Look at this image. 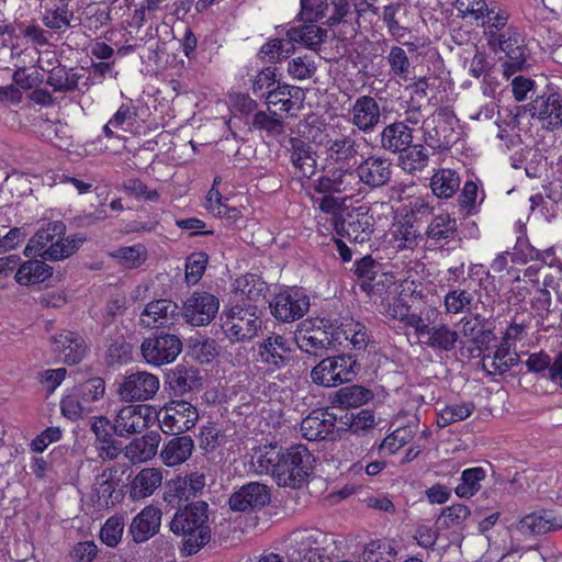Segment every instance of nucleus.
Instances as JSON below:
<instances>
[{
  "label": "nucleus",
  "instance_id": "dca6fc26",
  "mask_svg": "<svg viewBox=\"0 0 562 562\" xmlns=\"http://www.w3.org/2000/svg\"><path fill=\"white\" fill-rule=\"evenodd\" d=\"M160 387L157 375L137 371L126 374L120 383L117 393L124 401H147L153 398Z\"/></svg>",
  "mask_w": 562,
  "mask_h": 562
},
{
  "label": "nucleus",
  "instance_id": "473e14b6",
  "mask_svg": "<svg viewBox=\"0 0 562 562\" xmlns=\"http://www.w3.org/2000/svg\"><path fill=\"white\" fill-rule=\"evenodd\" d=\"M162 479V471L159 468L142 469L130 483V498L139 501L151 496L160 487Z\"/></svg>",
  "mask_w": 562,
  "mask_h": 562
},
{
  "label": "nucleus",
  "instance_id": "5701e85b",
  "mask_svg": "<svg viewBox=\"0 0 562 562\" xmlns=\"http://www.w3.org/2000/svg\"><path fill=\"white\" fill-rule=\"evenodd\" d=\"M119 481L116 471L109 468L99 474L91 488L90 498L98 508H109L114 506L123 498V494L117 490Z\"/></svg>",
  "mask_w": 562,
  "mask_h": 562
},
{
  "label": "nucleus",
  "instance_id": "680f3d73",
  "mask_svg": "<svg viewBox=\"0 0 562 562\" xmlns=\"http://www.w3.org/2000/svg\"><path fill=\"white\" fill-rule=\"evenodd\" d=\"M124 526L123 516L115 515L108 518L100 530L101 541L108 547H116L122 540Z\"/></svg>",
  "mask_w": 562,
  "mask_h": 562
},
{
  "label": "nucleus",
  "instance_id": "79ce46f5",
  "mask_svg": "<svg viewBox=\"0 0 562 562\" xmlns=\"http://www.w3.org/2000/svg\"><path fill=\"white\" fill-rule=\"evenodd\" d=\"M267 291V283L256 274L239 277L234 282L235 300H248L249 303L257 302L263 297Z\"/></svg>",
  "mask_w": 562,
  "mask_h": 562
},
{
  "label": "nucleus",
  "instance_id": "58836bf2",
  "mask_svg": "<svg viewBox=\"0 0 562 562\" xmlns=\"http://www.w3.org/2000/svg\"><path fill=\"white\" fill-rule=\"evenodd\" d=\"M160 439L154 431L136 438L125 447V457L133 463L149 461L156 456Z\"/></svg>",
  "mask_w": 562,
  "mask_h": 562
},
{
  "label": "nucleus",
  "instance_id": "09e8293b",
  "mask_svg": "<svg viewBox=\"0 0 562 562\" xmlns=\"http://www.w3.org/2000/svg\"><path fill=\"white\" fill-rule=\"evenodd\" d=\"M457 222L448 214L437 215L427 228V237L435 244L447 243L454 238Z\"/></svg>",
  "mask_w": 562,
  "mask_h": 562
},
{
  "label": "nucleus",
  "instance_id": "ea45409f",
  "mask_svg": "<svg viewBox=\"0 0 562 562\" xmlns=\"http://www.w3.org/2000/svg\"><path fill=\"white\" fill-rule=\"evenodd\" d=\"M517 362V353L508 344L501 342L493 355L483 358V368L491 374H503Z\"/></svg>",
  "mask_w": 562,
  "mask_h": 562
},
{
  "label": "nucleus",
  "instance_id": "6e6d98bb",
  "mask_svg": "<svg viewBox=\"0 0 562 562\" xmlns=\"http://www.w3.org/2000/svg\"><path fill=\"white\" fill-rule=\"evenodd\" d=\"M485 471L480 468H470L462 472L461 482L456 486V494L463 498L472 497L481 487Z\"/></svg>",
  "mask_w": 562,
  "mask_h": 562
},
{
  "label": "nucleus",
  "instance_id": "423d86ee",
  "mask_svg": "<svg viewBox=\"0 0 562 562\" xmlns=\"http://www.w3.org/2000/svg\"><path fill=\"white\" fill-rule=\"evenodd\" d=\"M457 117L448 108H440L423 122L424 140L437 151L448 149L456 140Z\"/></svg>",
  "mask_w": 562,
  "mask_h": 562
},
{
  "label": "nucleus",
  "instance_id": "e2e57ef3",
  "mask_svg": "<svg viewBox=\"0 0 562 562\" xmlns=\"http://www.w3.org/2000/svg\"><path fill=\"white\" fill-rule=\"evenodd\" d=\"M294 52L289 38H272L260 48V55L269 61H279L288 58Z\"/></svg>",
  "mask_w": 562,
  "mask_h": 562
},
{
  "label": "nucleus",
  "instance_id": "bb28decb",
  "mask_svg": "<svg viewBox=\"0 0 562 562\" xmlns=\"http://www.w3.org/2000/svg\"><path fill=\"white\" fill-rule=\"evenodd\" d=\"M305 100V92L302 88L290 85H279L266 95L268 108L276 111L291 113L300 111Z\"/></svg>",
  "mask_w": 562,
  "mask_h": 562
},
{
  "label": "nucleus",
  "instance_id": "864d4df0",
  "mask_svg": "<svg viewBox=\"0 0 562 562\" xmlns=\"http://www.w3.org/2000/svg\"><path fill=\"white\" fill-rule=\"evenodd\" d=\"M387 63L391 74L398 81H409L412 77V67L406 52L400 46H393L387 55Z\"/></svg>",
  "mask_w": 562,
  "mask_h": 562
},
{
  "label": "nucleus",
  "instance_id": "a19ab883",
  "mask_svg": "<svg viewBox=\"0 0 562 562\" xmlns=\"http://www.w3.org/2000/svg\"><path fill=\"white\" fill-rule=\"evenodd\" d=\"M109 257L124 269H137L145 263L148 251L145 245L122 246L109 252Z\"/></svg>",
  "mask_w": 562,
  "mask_h": 562
},
{
  "label": "nucleus",
  "instance_id": "774afa93",
  "mask_svg": "<svg viewBox=\"0 0 562 562\" xmlns=\"http://www.w3.org/2000/svg\"><path fill=\"white\" fill-rule=\"evenodd\" d=\"M80 393L81 400L90 407V404L101 400L105 393V384L101 378H92L85 383L75 386Z\"/></svg>",
  "mask_w": 562,
  "mask_h": 562
},
{
  "label": "nucleus",
  "instance_id": "7ed1b4c3",
  "mask_svg": "<svg viewBox=\"0 0 562 562\" xmlns=\"http://www.w3.org/2000/svg\"><path fill=\"white\" fill-rule=\"evenodd\" d=\"M261 327L258 307L251 303H236L222 316V329L232 341H244L254 338Z\"/></svg>",
  "mask_w": 562,
  "mask_h": 562
},
{
  "label": "nucleus",
  "instance_id": "f257e3e1",
  "mask_svg": "<svg viewBox=\"0 0 562 562\" xmlns=\"http://www.w3.org/2000/svg\"><path fill=\"white\" fill-rule=\"evenodd\" d=\"M416 261L395 263L391 268L379 272V266L370 258L364 257L356 263V273L362 279L361 288L372 295L383 296L384 288H394L397 293H415L418 286Z\"/></svg>",
  "mask_w": 562,
  "mask_h": 562
},
{
  "label": "nucleus",
  "instance_id": "c756f323",
  "mask_svg": "<svg viewBox=\"0 0 562 562\" xmlns=\"http://www.w3.org/2000/svg\"><path fill=\"white\" fill-rule=\"evenodd\" d=\"M161 525V510L155 505L145 506L132 520L130 533L135 542H145L154 537Z\"/></svg>",
  "mask_w": 562,
  "mask_h": 562
},
{
  "label": "nucleus",
  "instance_id": "bf43d9fd",
  "mask_svg": "<svg viewBox=\"0 0 562 562\" xmlns=\"http://www.w3.org/2000/svg\"><path fill=\"white\" fill-rule=\"evenodd\" d=\"M426 337V342L430 347L442 350H451L458 340L457 331L451 330L446 325L429 328Z\"/></svg>",
  "mask_w": 562,
  "mask_h": 562
},
{
  "label": "nucleus",
  "instance_id": "b1692460",
  "mask_svg": "<svg viewBox=\"0 0 562 562\" xmlns=\"http://www.w3.org/2000/svg\"><path fill=\"white\" fill-rule=\"evenodd\" d=\"M66 226L63 222H52L42 227L30 238L24 255L26 257H42L48 259L49 251L54 248L59 235H65Z\"/></svg>",
  "mask_w": 562,
  "mask_h": 562
},
{
  "label": "nucleus",
  "instance_id": "6e6552de",
  "mask_svg": "<svg viewBox=\"0 0 562 562\" xmlns=\"http://www.w3.org/2000/svg\"><path fill=\"white\" fill-rule=\"evenodd\" d=\"M315 190L319 193H334L347 202L358 200L364 196L366 189L361 187L357 171L349 169H334L321 177L315 184Z\"/></svg>",
  "mask_w": 562,
  "mask_h": 562
},
{
  "label": "nucleus",
  "instance_id": "4be33fe9",
  "mask_svg": "<svg viewBox=\"0 0 562 562\" xmlns=\"http://www.w3.org/2000/svg\"><path fill=\"white\" fill-rule=\"evenodd\" d=\"M531 116L539 120L543 127L554 130L562 124V93L539 95L529 109Z\"/></svg>",
  "mask_w": 562,
  "mask_h": 562
},
{
  "label": "nucleus",
  "instance_id": "c9c22d12",
  "mask_svg": "<svg viewBox=\"0 0 562 562\" xmlns=\"http://www.w3.org/2000/svg\"><path fill=\"white\" fill-rule=\"evenodd\" d=\"M291 161L295 173L302 178H312L317 169L315 153L311 146L299 138H291Z\"/></svg>",
  "mask_w": 562,
  "mask_h": 562
},
{
  "label": "nucleus",
  "instance_id": "c03bdc74",
  "mask_svg": "<svg viewBox=\"0 0 562 562\" xmlns=\"http://www.w3.org/2000/svg\"><path fill=\"white\" fill-rule=\"evenodd\" d=\"M169 385L176 394H186L200 385L196 369L179 364L168 375Z\"/></svg>",
  "mask_w": 562,
  "mask_h": 562
},
{
  "label": "nucleus",
  "instance_id": "393cba45",
  "mask_svg": "<svg viewBox=\"0 0 562 562\" xmlns=\"http://www.w3.org/2000/svg\"><path fill=\"white\" fill-rule=\"evenodd\" d=\"M350 122L361 132L369 133L378 126L381 119L379 102L370 95L356 99L349 110Z\"/></svg>",
  "mask_w": 562,
  "mask_h": 562
},
{
  "label": "nucleus",
  "instance_id": "8fccbe9b",
  "mask_svg": "<svg viewBox=\"0 0 562 562\" xmlns=\"http://www.w3.org/2000/svg\"><path fill=\"white\" fill-rule=\"evenodd\" d=\"M460 186V179L451 169H440L431 178L430 187L435 195L440 199L451 198Z\"/></svg>",
  "mask_w": 562,
  "mask_h": 562
},
{
  "label": "nucleus",
  "instance_id": "aec40b11",
  "mask_svg": "<svg viewBox=\"0 0 562 562\" xmlns=\"http://www.w3.org/2000/svg\"><path fill=\"white\" fill-rule=\"evenodd\" d=\"M50 347L56 357L67 364L79 363L87 352V345L82 337L69 330L52 336Z\"/></svg>",
  "mask_w": 562,
  "mask_h": 562
},
{
  "label": "nucleus",
  "instance_id": "a211bd4d",
  "mask_svg": "<svg viewBox=\"0 0 562 562\" xmlns=\"http://www.w3.org/2000/svg\"><path fill=\"white\" fill-rule=\"evenodd\" d=\"M293 352V346L289 338L271 334L258 347V360L267 366L268 370L277 371L285 367Z\"/></svg>",
  "mask_w": 562,
  "mask_h": 562
},
{
  "label": "nucleus",
  "instance_id": "13d9d810",
  "mask_svg": "<svg viewBox=\"0 0 562 562\" xmlns=\"http://www.w3.org/2000/svg\"><path fill=\"white\" fill-rule=\"evenodd\" d=\"M356 154V142L350 136H342L328 142L327 156L336 162L348 161L353 158Z\"/></svg>",
  "mask_w": 562,
  "mask_h": 562
},
{
  "label": "nucleus",
  "instance_id": "9b49d317",
  "mask_svg": "<svg viewBox=\"0 0 562 562\" xmlns=\"http://www.w3.org/2000/svg\"><path fill=\"white\" fill-rule=\"evenodd\" d=\"M181 350V339L171 334H161L146 338L140 346L142 356L145 361L155 367L173 362Z\"/></svg>",
  "mask_w": 562,
  "mask_h": 562
},
{
  "label": "nucleus",
  "instance_id": "2f4dec72",
  "mask_svg": "<svg viewBox=\"0 0 562 562\" xmlns=\"http://www.w3.org/2000/svg\"><path fill=\"white\" fill-rule=\"evenodd\" d=\"M330 330L334 347L350 344L356 349H362L367 345L368 335L366 327L353 318H344L336 327L331 324Z\"/></svg>",
  "mask_w": 562,
  "mask_h": 562
},
{
  "label": "nucleus",
  "instance_id": "9d476101",
  "mask_svg": "<svg viewBox=\"0 0 562 562\" xmlns=\"http://www.w3.org/2000/svg\"><path fill=\"white\" fill-rule=\"evenodd\" d=\"M290 542L301 562H327V549L333 539L318 529H302L291 533Z\"/></svg>",
  "mask_w": 562,
  "mask_h": 562
},
{
  "label": "nucleus",
  "instance_id": "de8ad7c7",
  "mask_svg": "<svg viewBox=\"0 0 562 562\" xmlns=\"http://www.w3.org/2000/svg\"><path fill=\"white\" fill-rule=\"evenodd\" d=\"M474 411L475 404L472 401H460L447 404L439 411L437 424L439 427H447L467 419Z\"/></svg>",
  "mask_w": 562,
  "mask_h": 562
},
{
  "label": "nucleus",
  "instance_id": "69168bd1",
  "mask_svg": "<svg viewBox=\"0 0 562 562\" xmlns=\"http://www.w3.org/2000/svg\"><path fill=\"white\" fill-rule=\"evenodd\" d=\"M473 299L468 290H452L445 296V307L448 313L460 314L470 310Z\"/></svg>",
  "mask_w": 562,
  "mask_h": 562
},
{
  "label": "nucleus",
  "instance_id": "20e7f679",
  "mask_svg": "<svg viewBox=\"0 0 562 562\" xmlns=\"http://www.w3.org/2000/svg\"><path fill=\"white\" fill-rule=\"evenodd\" d=\"M314 457L303 445H294L284 450V456L277 470V484L284 487H299L311 474Z\"/></svg>",
  "mask_w": 562,
  "mask_h": 562
},
{
  "label": "nucleus",
  "instance_id": "39448f33",
  "mask_svg": "<svg viewBox=\"0 0 562 562\" xmlns=\"http://www.w3.org/2000/svg\"><path fill=\"white\" fill-rule=\"evenodd\" d=\"M199 420L195 406L183 400H175L156 409L155 422L166 435H181L192 429Z\"/></svg>",
  "mask_w": 562,
  "mask_h": 562
},
{
  "label": "nucleus",
  "instance_id": "f03ea898",
  "mask_svg": "<svg viewBox=\"0 0 562 562\" xmlns=\"http://www.w3.org/2000/svg\"><path fill=\"white\" fill-rule=\"evenodd\" d=\"M207 504L196 502L176 513L170 522L173 533L183 537L181 552L183 555H192L204 547L211 539V530L207 525Z\"/></svg>",
  "mask_w": 562,
  "mask_h": 562
},
{
  "label": "nucleus",
  "instance_id": "cd10ccee",
  "mask_svg": "<svg viewBox=\"0 0 562 562\" xmlns=\"http://www.w3.org/2000/svg\"><path fill=\"white\" fill-rule=\"evenodd\" d=\"M178 305L169 300L160 299L149 302L139 315L140 324L147 328L167 327L175 323Z\"/></svg>",
  "mask_w": 562,
  "mask_h": 562
},
{
  "label": "nucleus",
  "instance_id": "a18cd8bd",
  "mask_svg": "<svg viewBox=\"0 0 562 562\" xmlns=\"http://www.w3.org/2000/svg\"><path fill=\"white\" fill-rule=\"evenodd\" d=\"M52 276V268L40 260H29L19 266L15 281L21 285H31L45 281Z\"/></svg>",
  "mask_w": 562,
  "mask_h": 562
},
{
  "label": "nucleus",
  "instance_id": "603ef678",
  "mask_svg": "<svg viewBox=\"0 0 562 562\" xmlns=\"http://www.w3.org/2000/svg\"><path fill=\"white\" fill-rule=\"evenodd\" d=\"M60 412L64 417L70 420H78L91 412L81 400L80 393L75 387L66 391L60 400Z\"/></svg>",
  "mask_w": 562,
  "mask_h": 562
},
{
  "label": "nucleus",
  "instance_id": "4468645a",
  "mask_svg": "<svg viewBox=\"0 0 562 562\" xmlns=\"http://www.w3.org/2000/svg\"><path fill=\"white\" fill-rule=\"evenodd\" d=\"M498 47L505 54L503 72L506 78L524 69L527 61L525 38L515 27H507L498 36Z\"/></svg>",
  "mask_w": 562,
  "mask_h": 562
},
{
  "label": "nucleus",
  "instance_id": "412c9836",
  "mask_svg": "<svg viewBox=\"0 0 562 562\" xmlns=\"http://www.w3.org/2000/svg\"><path fill=\"white\" fill-rule=\"evenodd\" d=\"M361 187L375 189L385 186L392 175V164L387 158L372 155L362 160L356 169Z\"/></svg>",
  "mask_w": 562,
  "mask_h": 562
},
{
  "label": "nucleus",
  "instance_id": "ddd939ff",
  "mask_svg": "<svg viewBox=\"0 0 562 562\" xmlns=\"http://www.w3.org/2000/svg\"><path fill=\"white\" fill-rule=\"evenodd\" d=\"M389 209L386 203H374L373 206L361 204L349 211L341 220V232L355 243H363L372 233L374 226L373 212L378 209Z\"/></svg>",
  "mask_w": 562,
  "mask_h": 562
},
{
  "label": "nucleus",
  "instance_id": "4c0bfd02",
  "mask_svg": "<svg viewBox=\"0 0 562 562\" xmlns=\"http://www.w3.org/2000/svg\"><path fill=\"white\" fill-rule=\"evenodd\" d=\"M412 142V131L404 122L391 123L381 132L382 148L392 153L404 151Z\"/></svg>",
  "mask_w": 562,
  "mask_h": 562
},
{
  "label": "nucleus",
  "instance_id": "72a5a7b5",
  "mask_svg": "<svg viewBox=\"0 0 562 562\" xmlns=\"http://www.w3.org/2000/svg\"><path fill=\"white\" fill-rule=\"evenodd\" d=\"M418 236L411 218L396 217L385 234V241L395 250L413 249L417 245Z\"/></svg>",
  "mask_w": 562,
  "mask_h": 562
},
{
  "label": "nucleus",
  "instance_id": "f8f14e48",
  "mask_svg": "<svg viewBox=\"0 0 562 562\" xmlns=\"http://www.w3.org/2000/svg\"><path fill=\"white\" fill-rule=\"evenodd\" d=\"M155 417L151 405H126L116 413L113 430L121 437L139 434L155 423Z\"/></svg>",
  "mask_w": 562,
  "mask_h": 562
},
{
  "label": "nucleus",
  "instance_id": "0e129e2a",
  "mask_svg": "<svg viewBox=\"0 0 562 562\" xmlns=\"http://www.w3.org/2000/svg\"><path fill=\"white\" fill-rule=\"evenodd\" d=\"M414 434L415 430L411 426L398 427L384 438L381 443V450L393 454L408 443L413 439Z\"/></svg>",
  "mask_w": 562,
  "mask_h": 562
},
{
  "label": "nucleus",
  "instance_id": "a878e982",
  "mask_svg": "<svg viewBox=\"0 0 562 562\" xmlns=\"http://www.w3.org/2000/svg\"><path fill=\"white\" fill-rule=\"evenodd\" d=\"M270 501V491L267 485L259 482H250L241 486L229 498L233 510L246 512L259 509Z\"/></svg>",
  "mask_w": 562,
  "mask_h": 562
},
{
  "label": "nucleus",
  "instance_id": "f704fd0d",
  "mask_svg": "<svg viewBox=\"0 0 562 562\" xmlns=\"http://www.w3.org/2000/svg\"><path fill=\"white\" fill-rule=\"evenodd\" d=\"M193 449L194 441L190 436H178L162 446L159 457L166 467L173 468L189 460Z\"/></svg>",
  "mask_w": 562,
  "mask_h": 562
},
{
  "label": "nucleus",
  "instance_id": "e433bc0d",
  "mask_svg": "<svg viewBox=\"0 0 562 562\" xmlns=\"http://www.w3.org/2000/svg\"><path fill=\"white\" fill-rule=\"evenodd\" d=\"M284 451L277 443H267L258 447L251 457L252 465L261 474H271L277 481V470L281 465Z\"/></svg>",
  "mask_w": 562,
  "mask_h": 562
},
{
  "label": "nucleus",
  "instance_id": "2eb2a0df",
  "mask_svg": "<svg viewBox=\"0 0 562 562\" xmlns=\"http://www.w3.org/2000/svg\"><path fill=\"white\" fill-rule=\"evenodd\" d=\"M272 315L280 322L291 323L305 315L310 299L300 289L292 288L279 292L270 303Z\"/></svg>",
  "mask_w": 562,
  "mask_h": 562
},
{
  "label": "nucleus",
  "instance_id": "c85d7f7f",
  "mask_svg": "<svg viewBox=\"0 0 562 562\" xmlns=\"http://www.w3.org/2000/svg\"><path fill=\"white\" fill-rule=\"evenodd\" d=\"M41 20L47 29L64 33L70 27L75 13L67 2L44 0L41 3Z\"/></svg>",
  "mask_w": 562,
  "mask_h": 562
},
{
  "label": "nucleus",
  "instance_id": "5fc2aeb1",
  "mask_svg": "<svg viewBox=\"0 0 562 562\" xmlns=\"http://www.w3.org/2000/svg\"><path fill=\"white\" fill-rule=\"evenodd\" d=\"M373 397L372 392L361 385L341 387L337 393L336 402L346 407H359L369 403Z\"/></svg>",
  "mask_w": 562,
  "mask_h": 562
},
{
  "label": "nucleus",
  "instance_id": "052dcab7",
  "mask_svg": "<svg viewBox=\"0 0 562 562\" xmlns=\"http://www.w3.org/2000/svg\"><path fill=\"white\" fill-rule=\"evenodd\" d=\"M400 157L402 168L408 172L424 169L428 164V153L422 145L408 146Z\"/></svg>",
  "mask_w": 562,
  "mask_h": 562
},
{
  "label": "nucleus",
  "instance_id": "37998d69",
  "mask_svg": "<svg viewBox=\"0 0 562 562\" xmlns=\"http://www.w3.org/2000/svg\"><path fill=\"white\" fill-rule=\"evenodd\" d=\"M326 35V31L316 25L315 22H307V24L291 27L286 32L291 45L294 46L297 43L307 48H315L324 41Z\"/></svg>",
  "mask_w": 562,
  "mask_h": 562
},
{
  "label": "nucleus",
  "instance_id": "338daca9",
  "mask_svg": "<svg viewBox=\"0 0 562 562\" xmlns=\"http://www.w3.org/2000/svg\"><path fill=\"white\" fill-rule=\"evenodd\" d=\"M413 294L414 293L402 295L401 293L395 292L393 286L390 289L384 288L383 295H386L389 301L393 300V303L389 302L387 305L384 306L385 314L391 318L403 321L408 312L405 297Z\"/></svg>",
  "mask_w": 562,
  "mask_h": 562
},
{
  "label": "nucleus",
  "instance_id": "7c9ffc66",
  "mask_svg": "<svg viewBox=\"0 0 562 562\" xmlns=\"http://www.w3.org/2000/svg\"><path fill=\"white\" fill-rule=\"evenodd\" d=\"M562 527V520L551 512L531 513L522 517L514 530L522 536H536Z\"/></svg>",
  "mask_w": 562,
  "mask_h": 562
},
{
  "label": "nucleus",
  "instance_id": "6ab92c4d",
  "mask_svg": "<svg viewBox=\"0 0 562 562\" xmlns=\"http://www.w3.org/2000/svg\"><path fill=\"white\" fill-rule=\"evenodd\" d=\"M302 436L310 441L334 439L336 434V416L328 408L311 412L301 423Z\"/></svg>",
  "mask_w": 562,
  "mask_h": 562
},
{
  "label": "nucleus",
  "instance_id": "3c124183",
  "mask_svg": "<svg viewBox=\"0 0 562 562\" xmlns=\"http://www.w3.org/2000/svg\"><path fill=\"white\" fill-rule=\"evenodd\" d=\"M396 550L390 540H372L363 548L362 562H393Z\"/></svg>",
  "mask_w": 562,
  "mask_h": 562
},
{
  "label": "nucleus",
  "instance_id": "49530a36",
  "mask_svg": "<svg viewBox=\"0 0 562 562\" xmlns=\"http://www.w3.org/2000/svg\"><path fill=\"white\" fill-rule=\"evenodd\" d=\"M207 210L218 217L226 218L235 223L243 217V211L236 205H229L228 199L223 196L217 190L212 188L206 196Z\"/></svg>",
  "mask_w": 562,
  "mask_h": 562
},
{
  "label": "nucleus",
  "instance_id": "0eeeda50",
  "mask_svg": "<svg viewBox=\"0 0 562 562\" xmlns=\"http://www.w3.org/2000/svg\"><path fill=\"white\" fill-rule=\"evenodd\" d=\"M331 324L323 318H308L301 322L294 334V340L302 351L317 356L334 347Z\"/></svg>",
  "mask_w": 562,
  "mask_h": 562
},
{
  "label": "nucleus",
  "instance_id": "f3484780",
  "mask_svg": "<svg viewBox=\"0 0 562 562\" xmlns=\"http://www.w3.org/2000/svg\"><path fill=\"white\" fill-rule=\"evenodd\" d=\"M220 308L218 299L209 292H193L182 305V316L193 326L210 324Z\"/></svg>",
  "mask_w": 562,
  "mask_h": 562
},
{
  "label": "nucleus",
  "instance_id": "1a4fd4ad",
  "mask_svg": "<svg viewBox=\"0 0 562 562\" xmlns=\"http://www.w3.org/2000/svg\"><path fill=\"white\" fill-rule=\"evenodd\" d=\"M356 360L351 356L327 357L311 371L312 381L325 387L349 382L356 375Z\"/></svg>",
  "mask_w": 562,
  "mask_h": 562
},
{
  "label": "nucleus",
  "instance_id": "4d7b16f0",
  "mask_svg": "<svg viewBox=\"0 0 562 562\" xmlns=\"http://www.w3.org/2000/svg\"><path fill=\"white\" fill-rule=\"evenodd\" d=\"M86 237L81 234H75L65 237L59 235L52 251H49L48 260L57 261L70 257L85 243Z\"/></svg>",
  "mask_w": 562,
  "mask_h": 562
}]
</instances>
